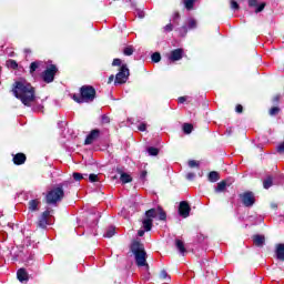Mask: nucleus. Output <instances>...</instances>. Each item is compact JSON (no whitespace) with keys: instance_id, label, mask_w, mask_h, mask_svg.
Returning <instances> with one entry per match:
<instances>
[{"instance_id":"obj_54","label":"nucleus","mask_w":284,"mask_h":284,"mask_svg":"<svg viewBox=\"0 0 284 284\" xmlns=\"http://www.w3.org/2000/svg\"><path fill=\"white\" fill-rule=\"evenodd\" d=\"M24 52H26V54H30V53L32 52V50H30V49H24Z\"/></svg>"},{"instance_id":"obj_8","label":"nucleus","mask_w":284,"mask_h":284,"mask_svg":"<svg viewBox=\"0 0 284 284\" xmlns=\"http://www.w3.org/2000/svg\"><path fill=\"white\" fill-rule=\"evenodd\" d=\"M240 199H242V203L245 207H252V205H254V203H256L254 193L251 191L240 194Z\"/></svg>"},{"instance_id":"obj_53","label":"nucleus","mask_w":284,"mask_h":284,"mask_svg":"<svg viewBox=\"0 0 284 284\" xmlns=\"http://www.w3.org/2000/svg\"><path fill=\"white\" fill-rule=\"evenodd\" d=\"M112 81H114V75L109 77V83H112Z\"/></svg>"},{"instance_id":"obj_46","label":"nucleus","mask_w":284,"mask_h":284,"mask_svg":"<svg viewBox=\"0 0 284 284\" xmlns=\"http://www.w3.org/2000/svg\"><path fill=\"white\" fill-rule=\"evenodd\" d=\"M121 63H122L121 59L116 58L113 60L112 65L116 67V65H121Z\"/></svg>"},{"instance_id":"obj_38","label":"nucleus","mask_w":284,"mask_h":284,"mask_svg":"<svg viewBox=\"0 0 284 284\" xmlns=\"http://www.w3.org/2000/svg\"><path fill=\"white\" fill-rule=\"evenodd\" d=\"M239 8H240L239 2L231 0V10H239Z\"/></svg>"},{"instance_id":"obj_7","label":"nucleus","mask_w":284,"mask_h":284,"mask_svg":"<svg viewBox=\"0 0 284 284\" xmlns=\"http://www.w3.org/2000/svg\"><path fill=\"white\" fill-rule=\"evenodd\" d=\"M156 216H159V221H165V219H168V214L165 213V211H163V207L158 206L156 209H151L149 211L145 212V217L146 219H156Z\"/></svg>"},{"instance_id":"obj_43","label":"nucleus","mask_w":284,"mask_h":284,"mask_svg":"<svg viewBox=\"0 0 284 284\" xmlns=\"http://www.w3.org/2000/svg\"><path fill=\"white\" fill-rule=\"evenodd\" d=\"M172 30H174V27L172 26V23H169L164 27V32H172Z\"/></svg>"},{"instance_id":"obj_49","label":"nucleus","mask_w":284,"mask_h":284,"mask_svg":"<svg viewBox=\"0 0 284 284\" xmlns=\"http://www.w3.org/2000/svg\"><path fill=\"white\" fill-rule=\"evenodd\" d=\"M146 125L145 124H140L139 130L140 132H145Z\"/></svg>"},{"instance_id":"obj_11","label":"nucleus","mask_w":284,"mask_h":284,"mask_svg":"<svg viewBox=\"0 0 284 284\" xmlns=\"http://www.w3.org/2000/svg\"><path fill=\"white\" fill-rule=\"evenodd\" d=\"M99 136H101V131L99 129L92 130L90 134L87 136L84 141V145H92V143L97 141Z\"/></svg>"},{"instance_id":"obj_16","label":"nucleus","mask_w":284,"mask_h":284,"mask_svg":"<svg viewBox=\"0 0 284 284\" xmlns=\"http://www.w3.org/2000/svg\"><path fill=\"white\" fill-rule=\"evenodd\" d=\"M39 68H43V61L31 62L30 68H29L30 74H34V72H37L39 70Z\"/></svg>"},{"instance_id":"obj_36","label":"nucleus","mask_w":284,"mask_h":284,"mask_svg":"<svg viewBox=\"0 0 284 284\" xmlns=\"http://www.w3.org/2000/svg\"><path fill=\"white\" fill-rule=\"evenodd\" d=\"M160 278H162V281H168V278H170L168 271H165V270L161 271Z\"/></svg>"},{"instance_id":"obj_55","label":"nucleus","mask_w":284,"mask_h":284,"mask_svg":"<svg viewBox=\"0 0 284 284\" xmlns=\"http://www.w3.org/2000/svg\"><path fill=\"white\" fill-rule=\"evenodd\" d=\"M271 207H272L273 210H276V207H278V205H276L275 203H273V204H271Z\"/></svg>"},{"instance_id":"obj_41","label":"nucleus","mask_w":284,"mask_h":284,"mask_svg":"<svg viewBox=\"0 0 284 284\" xmlns=\"http://www.w3.org/2000/svg\"><path fill=\"white\" fill-rule=\"evenodd\" d=\"M180 34H182V37H185V34H187V27L183 26L182 28L179 29Z\"/></svg>"},{"instance_id":"obj_20","label":"nucleus","mask_w":284,"mask_h":284,"mask_svg":"<svg viewBox=\"0 0 284 284\" xmlns=\"http://www.w3.org/2000/svg\"><path fill=\"white\" fill-rule=\"evenodd\" d=\"M275 254L278 261H284V244H278L276 246Z\"/></svg>"},{"instance_id":"obj_40","label":"nucleus","mask_w":284,"mask_h":284,"mask_svg":"<svg viewBox=\"0 0 284 284\" xmlns=\"http://www.w3.org/2000/svg\"><path fill=\"white\" fill-rule=\"evenodd\" d=\"M248 6H250V8H257V7H258V1H256V0H250V1H248Z\"/></svg>"},{"instance_id":"obj_13","label":"nucleus","mask_w":284,"mask_h":284,"mask_svg":"<svg viewBox=\"0 0 284 284\" xmlns=\"http://www.w3.org/2000/svg\"><path fill=\"white\" fill-rule=\"evenodd\" d=\"M17 278H18V281H20V283H28L29 276H28V272L26 271V268L18 270Z\"/></svg>"},{"instance_id":"obj_1","label":"nucleus","mask_w":284,"mask_h":284,"mask_svg":"<svg viewBox=\"0 0 284 284\" xmlns=\"http://www.w3.org/2000/svg\"><path fill=\"white\" fill-rule=\"evenodd\" d=\"M12 93L16 99H19L23 105H27V108H30V105L34 103V88L28 82H14Z\"/></svg>"},{"instance_id":"obj_44","label":"nucleus","mask_w":284,"mask_h":284,"mask_svg":"<svg viewBox=\"0 0 284 284\" xmlns=\"http://www.w3.org/2000/svg\"><path fill=\"white\" fill-rule=\"evenodd\" d=\"M101 122H102L103 124L110 123V116H108V115H102Z\"/></svg>"},{"instance_id":"obj_48","label":"nucleus","mask_w":284,"mask_h":284,"mask_svg":"<svg viewBox=\"0 0 284 284\" xmlns=\"http://www.w3.org/2000/svg\"><path fill=\"white\" fill-rule=\"evenodd\" d=\"M181 19V14H179V12H175L173 14V21H179Z\"/></svg>"},{"instance_id":"obj_45","label":"nucleus","mask_w":284,"mask_h":284,"mask_svg":"<svg viewBox=\"0 0 284 284\" xmlns=\"http://www.w3.org/2000/svg\"><path fill=\"white\" fill-rule=\"evenodd\" d=\"M235 112H237V114H241L243 112V105L237 104L235 108Z\"/></svg>"},{"instance_id":"obj_21","label":"nucleus","mask_w":284,"mask_h":284,"mask_svg":"<svg viewBox=\"0 0 284 284\" xmlns=\"http://www.w3.org/2000/svg\"><path fill=\"white\" fill-rule=\"evenodd\" d=\"M152 219H149V217H145L143 221H142V227L144 230V232H150V230H152Z\"/></svg>"},{"instance_id":"obj_50","label":"nucleus","mask_w":284,"mask_h":284,"mask_svg":"<svg viewBox=\"0 0 284 284\" xmlns=\"http://www.w3.org/2000/svg\"><path fill=\"white\" fill-rule=\"evenodd\" d=\"M185 101H186L185 97H180L179 98V103H185Z\"/></svg>"},{"instance_id":"obj_14","label":"nucleus","mask_w":284,"mask_h":284,"mask_svg":"<svg viewBox=\"0 0 284 284\" xmlns=\"http://www.w3.org/2000/svg\"><path fill=\"white\" fill-rule=\"evenodd\" d=\"M118 173L120 174V181L121 183H132V175L124 173L123 171L118 169Z\"/></svg>"},{"instance_id":"obj_5","label":"nucleus","mask_w":284,"mask_h":284,"mask_svg":"<svg viewBox=\"0 0 284 284\" xmlns=\"http://www.w3.org/2000/svg\"><path fill=\"white\" fill-rule=\"evenodd\" d=\"M128 79H130V69H128V64H122L115 75L114 85H123V83H128Z\"/></svg>"},{"instance_id":"obj_19","label":"nucleus","mask_w":284,"mask_h":284,"mask_svg":"<svg viewBox=\"0 0 284 284\" xmlns=\"http://www.w3.org/2000/svg\"><path fill=\"white\" fill-rule=\"evenodd\" d=\"M175 246H176V250H179L180 254L182 256H185V252H187V250L185 248V244L183 243V241L175 240Z\"/></svg>"},{"instance_id":"obj_30","label":"nucleus","mask_w":284,"mask_h":284,"mask_svg":"<svg viewBox=\"0 0 284 284\" xmlns=\"http://www.w3.org/2000/svg\"><path fill=\"white\" fill-rule=\"evenodd\" d=\"M148 153L150 154V156H158L159 155V149H156L154 146H150L148 149Z\"/></svg>"},{"instance_id":"obj_34","label":"nucleus","mask_w":284,"mask_h":284,"mask_svg":"<svg viewBox=\"0 0 284 284\" xmlns=\"http://www.w3.org/2000/svg\"><path fill=\"white\" fill-rule=\"evenodd\" d=\"M281 112V109L278 106H273L271 110H270V115L271 116H276V114H278Z\"/></svg>"},{"instance_id":"obj_32","label":"nucleus","mask_w":284,"mask_h":284,"mask_svg":"<svg viewBox=\"0 0 284 284\" xmlns=\"http://www.w3.org/2000/svg\"><path fill=\"white\" fill-rule=\"evenodd\" d=\"M85 176H88V174H81V173H73V179L74 181H83V179H85Z\"/></svg>"},{"instance_id":"obj_47","label":"nucleus","mask_w":284,"mask_h":284,"mask_svg":"<svg viewBox=\"0 0 284 284\" xmlns=\"http://www.w3.org/2000/svg\"><path fill=\"white\" fill-rule=\"evenodd\" d=\"M194 176H196V174H194V173H187V174H186L187 181H193V180H194Z\"/></svg>"},{"instance_id":"obj_51","label":"nucleus","mask_w":284,"mask_h":284,"mask_svg":"<svg viewBox=\"0 0 284 284\" xmlns=\"http://www.w3.org/2000/svg\"><path fill=\"white\" fill-rule=\"evenodd\" d=\"M144 235H145V231L143 230L138 231V236H144Z\"/></svg>"},{"instance_id":"obj_56","label":"nucleus","mask_w":284,"mask_h":284,"mask_svg":"<svg viewBox=\"0 0 284 284\" xmlns=\"http://www.w3.org/2000/svg\"><path fill=\"white\" fill-rule=\"evenodd\" d=\"M143 17H144L143 13H141V14H140V19H143Z\"/></svg>"},{"instance_id":"obj_9","label":"nucleus","mask_w":284,"mask_h":284,"mask_svg":"<svg viewBox=\"0 0 284 284\" xmlns=\"http://www.w3.org/2000/svg\"><path fill=\"white\" fill-rule=\"evenodd\" d=\"M50 219V210L44 211L39 220H38V227H41V230H45L48 225H50V222L48 221Z\"/></svg>"},{"instance_id":"obj_22","label":"nucleus","mask_w":284,"mask_h":284,"mask_svg":"<svg viewBox=\"0 0 284 284\" xmlns=\"http://www.w3.org/2000/svg\"><path fill=\"white\" fill-rule=\"evenodd\" d=\"M116 234V229L114 226H109L103 234L104 239H112Z\"/></svg>"},{"instance_id":"obj_3","label":"nucleus","mask_w":284,"mask_h":284,"mask_svg":"<svg viewBox=\"0 0 284 284\" xmlns=\"http://www.w3.org/2000/svg\"><path fill=\"white\" fill-rule=\"evenodd\" d=\"M75 103H92L97 99V90L92 85H82L80 88V95L73 94Z\"/></svg>"},{"instance_id":"obj_52","label":"nucleus","mask_w":284,"mask_h":284,"mask_svg":"<svg viewBox=\"0 0 284 284\" xmlns=\"http://www.w3.org/2000/svg\"><path fill=\"white\" fill-rule=\"evenodd\" d=\"M145 176H148V171H142L141 179H145Z\"/></svg>"},{"instance_id":"obj_31","label":"nucleus","mask_w":284,"mask_h":284,"mask_svg":"<svg viewBox=\"0 0 284 284\" xmlns=\"http://www.w3.org/2000/svg\"><path fill=\"white\" fill-rule=\"evenodd\" d=\"M151 59H152L153 63H159V62L161 61V53L154 52V53L151 55Z\"/></svg>"},{"instance_id":"obj_26","label":"nucleus","mask_w":284,"mask_h":284,"mask_svg":"<svg viewBox=\"0 0 284 284\" xmlns=\"http://www.w3.org/2000/svg\"><path fill=\"white\" fill-rule=\"evenodd\" d=\"M192 130H194V126H192V124L184 123V125H183L184 134H192Z\"/></svg>"},{"instance_id":"obj_29","label":"nucleus","mask_w":284,"mask_h":284,"mask_svg":"<svg viewBox=\"0 0 284 284\" xmlns=\"http://www.w3.org/2000/svg\"><path fill=\"white\" fill-rule=\"evenodd\" d=\"M187 26H189V30H195V28H196V20L193 19V18H190L187 20Z\"/></svg>"},{"instance_id":"obj_6","label":"nucleus","mask_w":284,"mask_h":284,"mask_svg":"<svg viewBox=\"0 0 284 284\" xmlns=\"http://www.w3.org/2000/svg\"><path fill=\"white\" fill-rule=\"evenodd\" d=\"M57 72L59 69L54 64H50L47 69L41 73V79L44 83H52L54 81V77H57Z\"/></svg>"},{"instance_id":"obj_12","label":"nucleus","mask_w":284,"mask_h":284,"mask_svg":"<svg viewBox=\"0 0 284 284\" xmlns=\"http://www.w3.org/2000/svg\"><path fill=\"white\" fill-rule=\"evenodd\" d=\"M183 54H185V51H183V49L172 50L169 55V60H171L173 63L175 61H181V59H183Z\"/></svg>"},{"instance_id":"obj_18","label":"nucleus","mask_w":284,"mask_h":284,"mask_svg":"<svg viewBox=\"0 0 284 284\" xmlns=\"http://www.w3.org/2000/svg\"><path fill=\"white\" fill-rule=\"evenodd\" d=\"M253 243L257 247H263V245H265V236H263V235H255L253 237Z\"/></svg>"},{"instance_id":"obj_10","label":"nucleus","mask_w":284,"mask_h":284,"mask_svg":"<svg viewBox=\"0 0 284 284\" xmlns=\"http://www.w3.org/2000/svg\"><path fill=\"white\" fill-rule=\"evenodd\" d=\"M192 211V207H190V204L185 201L180 202L179 206V214L182 216V219H187L190 216V212Z\"/></svg>"},{"instance_id":"obj_35","label":"nucleus","mask_w":284,"mask_h":284,"mask_svg":"<svg viewBox=\"0 0 284 284\" xmlns=\"http://www.w3.org/2000/svg\"><path fill=\"white\" fill-rule=\"evenodd\" d=\"M89 181H90V183H97V182H99V175H97V174H94V173L90 174V175H89Z\"/></svg>"},{"instance_id":"obj_28","label":"nucleus","mask_w":284,"mask_h":284,"mask_svg":"<svg viewBox=\"0 0 284 284\" xmlns=\"http://www.w3.org/2000/svg\"><path fill=\"white\" fill-rule=\"evenodd\" d=\"M7 67L11 68V70H17L19 68V64L14 60H8L7 61Z\"/></svg>"},{"instance_id":"obj_27","label":"nucleus","mask_w":284,"mask_h":284,"mask_svg":"<svg viewBox=\"0 0 284 284\" xmlns=\"http://www.w3.org/2000/svg\"><path fill=\"white\" fill-rule=\"evenodd\" d=\"M123 54L125 57H132L134 54V48H132L131 45L130 47H126L123 49Z\"/></svg>"},{"instance_id":"obj_33","label":"nucleus","mask_w":284,"mask_h":284,"mask_svg":"<svg viewBox=\"0 0 284 284\" xmlns=\"http://www.w3.org/2000/svg\"><path fill=\"white\" fill-rule=\"evenodd\" d=\"M184 6L186 10H192L194 8V0H184Z\"/></svg>"},{"instance_id":"obj_17","label":"nucleus","mask_w":284,"mask_h":284,"mask_svg":"<svg viewBox=\"0 0 284 284\" xmlns=\"http://www.w3.org/2000/svg\"><path fill=\"white\" fill-rule=\"evenodd\" d=\"M39 205H41V201L30 200L29 201V211L30 212H39Z\"/></svg>"},{"instance_id":"obj_42","label":"nucleus","mask_w":284,"mask_h":284,"mask_svg":"<svg viewBox=\"0 0 284 284\" xmlns=\"http://www.w3.org/2000/svg\"><path fill=\"white\" fill-rule=\"evenodd\" d=\"M263 10H265V3H261L260 6H257L255 12H263Z\"/></svg>"},{"instance_id":"obj_24","label":"nucleus","mask_w":284,"mask_h":284,"mask_svg":"<svg viewBox=\"0 0 284 284\" xmlns=\"http://www.w3.org/2000/svg\"><path fill=\"white\" fill-rule=\"evenodd\" d=\"M219 179H220L219 172L212 171L209 173V181H211V183H216V181H219Z\"/></svg>"},{"instance_id":"obj_15","label":"nucleus","mask_w":284,"mask_h":284,"mask_svg":"<svg viewBox=\"0 0 284 284\" xmlns=\"http://www.w3.org/2000/svg\"><path fill=\"white\" fill-rule=\"evenodd\" d=\"M13 163L14 165H23V163H26V154L17 153L13 155Z\"/></svg>"},{"instance_id":"obj_37","label":"nucleus","mask_w":284,"mask_h":284,"mask_svg":"<svg viewBox=\"0 0 284 284\" xmlns=\"http://www.w3.org/2000/svg\"><path fill=\"white\" fill-rule=\"evenodd\" d=\"M276 152H277V154H284V142L280 143L276 146Z\"/></svg>"},{"instance_id":"obj_23","label":"nucleus","mask_w":284,"mask_h":284,"mask_svg":"<svg viewBox=\"0 0 284 284\" xmlns=\"http://www.w3.org/2000/svg\"><path fill=\"white\" fill-rule=\"evenodd\" d=\"M274 183V179L272 178V175H268L264 181H263V187L264 190H270V187H272Z\"/></svg>"},{"instance_id":"obj_2","label":"nucleus","mask_w":284,"mask_h":284,"mask_svg":"<svg viewBox=\"0 0 284 284\" xmlns=\"http://www.w3.org/2000/svg\"><path fill=\"white\" fill-rule=\"evenodd\" d=\"M131 252L135 258L138 267H145L146 272L150 271V264H148V253L145 246L140 241H133L131 244Z\"/></svg>"},{"instance_id":"obj_25","label":"nucleus","mask_w":284,"mask_h":284,"mask_svg":"<svg viewBox=\"0 0 284 284\" xmlns=\"http://www.w3.org/2000/svg\"><path fill=\"white\" fill-rule=\"evenodd\" d=\"M225 187H227V182L222 181L217 183V186L215 187V192L217 193L225 192Z\"/></svg>"},{"instance_id":"obj_4","label":"nucleus","mask_w":284,"mask_h":284,"mask_svg":"<svg viewBox=\"0 0 284 284\" xmlns=\"http://www.w3.org/2000/svg\"><path fill=\"white\" fill-rule=\"evenodd\" d=\"M63 196H65V193L63 192V186L59 185L47 194V203L48 205H55V203H59L63 200Z\"/></svg>"},{"instance_id":"obj_39","label":"nucleus","mask_w":284,"mask_h":284,"mask_svg":"<svg viewBox=\"0 0 284 284\" xmlns=\"http://www.w3.org/2000/svg\"><path fill=\"white\" fill-rule=\"evenodd\" d=\"M189 168H199V162L195 160H190L189 161Z\"/></svg>"}]
</instances>
